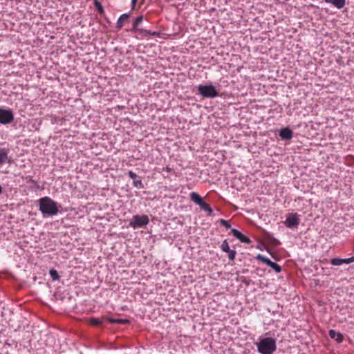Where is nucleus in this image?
I'll return each mask as SVG.
<instances>
[{
  "label": "nucleus",
  "mask_w": 354,
  "mask_h": 354,
  "mask_svg": "<svg viewBox=\"0 0 354 354\" xmlns=\"http://www.w3.org/2000/svg\"><path fill=\"white\" fill-rule=\"evenodd\" d=\"M38 204L39 211H41L44 216H52L56 215L59 212L57 203L48 196L39 199Z\"/></svg>",
  "instance_id": "f257e3e1"
},
{
  "label": "nucleus",
  "mask_w": 354,
  "mask_h": 354,
  "mask_svg": "<svg viewBox=\"0 0 354 354\" xmlns=\"http://www.w3.org/2000/svg\"><path fill=\"white\" fill-rule=\"evenodd\" d=\"M261 354H272L277 349L276 340L272 337H263L256 343Z\"/></svg>",
  "instance_id": "f03ea898"
},
{
  "label": "nucleus",
  "mask_w": 354,
  "mask_h": 354,
  "mask_svg": "<svg viewBox=\"0 0 354 354\" xmlns=\"http://www.w3.org/2000/svg\"><path fill=\"white\" fill-rule=\"evenodd\" d=\"M143 20H144V17L142 15H140L139 17H138L133 24V26H132V28H131V31L133 32H135L138 35H140L142 36H149V35H157V32H151L150 30H146V29H144V28H140L139 26H140V24L143 22Z\"/></svg>",
  "instance_id": "7ed1b4c3"
},
{
  "label": "nucleus",
  "mask_w": 354,
  "mask_h": 354,
  "mask_svg": "<svg viewBox=\"0 0 354 354\" xmlns=\"http://www.w3.org/2000/svg\"><path fill=\"white\" fill-rule=\"evenodd\" d=\"M198 93L204 97L214 98L218 95V91L212 85H203L198 86Z\"/></svg>",
  "instance_id": "20e7f679"
},
{
  "label": "nucleus",
  "mask_w": 354,
  "mask_h": 354,
  "mask_svg": "<svg viewBox=\"0 0 354 354\" xmlns=\"http://www.w3.org/2000/svg\"><path fill=\"white\" fill-rule=\"evenodd\" d=\"M149 222V219L147 215H134L133 216L130 225L134 229L142 227L147 225Z\"/></svg>",
  "instance_id": "39448f33"
},
{
  "label": "nucleus",
  "mask_w": 354,
  "mask_h": 354,
  "mask_svg": "<svg viewBox=\"0 0 354 354\" xmlns=\"http://www.w3.org/2000/svg\"><path fill=\"white\" fill-rule=\"evenodd\" d=\"M299 218L297 213H288L284 221L285 225L290 229L297 228L299 224Z\"/></svg>",
  "instance_id": "423d86ee"
},
{
  "label": "nucleus",
  "mask_w": 354,
  "mask_h": 354,
  "mask_svg": "<svg viewBox=\"0 0 354 354\" xmlns=\"http://www.w3.org/2000/svg\"><path fill=\"white\" fill-rule=\"evenodd\" d=\"M14 120V114L10 109L0 108V123L2 124H8Z\"/></svg>",
  "instance_id": "0eeeda50"
},
{
  "label": "nucleus",
  "mask_w": 354,
  "mask_h": 354,
  "mask_svg": "<svg viewBox=\"0 0 354 354\" xmlns=\"http://www.w3.org/2000/svg\"><path fill=\"white\" fill-rule=\"evenodd\" d=\"M257 260L262 261L263 263L266 264L268 266L274 270L277 273H279L281 272V267L277 263L271 261L268 257H264L262 254H257L256 257Z\"/></svg>",
  "instance_id": "6e6552de"
},
{
  "label": "nucleus",
  "mask_w": 354,
  "mask_h": 354,
  "mask_svg": "<svg viewBox=\"0 0 354 354\" xmlns=\"http://www.w3.org/2000/svg\"><path fill=\"white\" fill-rule=\"evenodd\" d=\"M109 317L102 316L101 317H91L88 319V324L93 326L98 327V328H104L106 327V324L109 322L106 319Z\"/></svg>",
  "instance_id": "1a4fd4ad"
},
{
  "label": "nucleus",
  "mask_w": 354,
  "mask_h": 354,
  "mask_svg": "<svg viewBox=\"0 0 354 354\" xmlns=\"http://www.w3.org/2000/svg\"><path fill=\"white\" fill-rule=\"evenodd\" d=\"M231 232L234 237L239 239L241 242L244 243H250L251 240L250 238L245 234H242L240 231L235 228L231 229Z\"/></svg>",
  "instance_id": "9d476101"
},
{
  "label": "nucleus",
  "mask_w": 354,
  "mask_h": 354,
  "mask_svg": "<svg viewBox=\"0 0 354 354\" xmlns=\"http://www.w3.org/2000/svg\"><path fill=\"white\" fill-rule=\"evenodd\" d=\"M279 135L282 140H289L292 139V136H293V132L290 128L285 127V128H282L279 130Z\"/></svg>",
  "instance_id": "9b49d317"
},
{
  "label": "nucleus",
  "mask_w": 354,
  "mask_h": 354,
  "mask_svg": "<svg viewBox=\"0 0 354 354\" xmlns=\"http://www.w3.org/2000/svg\"><path fill=\"white\" fill-rule=\"evenodd\" d=\"M9 148L0 147V166L4 165L6 162H9Z\"/></svg>",
  "instance_id": "f8f14e48"
},
{
  "label": "nucleus",
  "mask_w": 354,
  "mask_h": 354,
  "mask_svg": "<svg viewBox=\"0 0 354 354\" xmlns=\"http://www.w3.org/2000/svg\"><path fill=\"white\" fill-rule=\"evenodd\" d=\"M329 337L331 339H334L337 341L338 343L342 342L344 339V335L339 332H337L336 330L333 329H330L328 332Z\"/></svg>",
  "instance_id": "ddd939ff"
},
{
  "label": "nucleus",
  "mask_w": 354,
  "mask_h": 354,
  "mask_svg": "<svg viewBox=\"0 0 354 354\" xmlns=\"http://www.w3.org/2000/svg\"><path fill=\"white\" fill-rule=\"evenodd\" d=\"M190 200L193 201L194 203L200 206L204 200L203 198L196 192H192L189 195Z\"/></svg>",
  "instance_id": "4468645a"
},
{
  "label": "nucleus",
  "mask_w": 354,
  "mask_h": 354,
  "mask_svg": "<svg viewBox=\"0 0 354 354\" xmlns=\"http://www.w3.org/2000/svg\"><path fill=\"white\" fill-rule=\"evenodd\" d=\"M326 3H331L337 9H342L344 7L346 0H324Z\"/></svg>",
  "instance_id": "2eb2a0df"
},
{
  "label": "nucleus",
  "mask_w": 354,
  "mask_h": 354,
  "mask_svg": "<svg viewBox=\"0 0 354 354\" xmlns=\"http://www.w3.org/2000/svg\"><path fill=\"white\" fill-rule=\"evenodd\" d=\"M129 17V13H124L120 15L116 24V28L121 29L124 25V20H127Z\"/></svg>",
  "instance_id": "dca6fc26"
},
{
  "label": "nucleus",
  "mask_w": 354,
  "mask_h": 354,
  "mask_svg": "<svg viewBox=\"0 0 354 354\" xmlns=\"http://www.w3.org/2000/svg\"><path fill=\"white\" fill-rule=\"evenodd\" d=\"M111 324H127L130 322L129 319H114L112 317H109L106 319Z\"/></svg>",
  "instance_id": "f3484780"
},
{
  "label": "nucleus",
  "mask_w": 354,
  "mask_h": 354,
  "mask_svg": "<svg viewBox=\"0 0 354 354\" xmlns=\"http://www.w3.org/2000/svg\"><path fill=\"white\" fill-rule=\"evenodd\" d=\"M203 210L207 212L209 216H214V212L210 205L207 203L205 201H203V203L199 206Z\"/></svg>",
  "instance_id": "a211bd4d"
},
{
  "label": "nucleus",
  "mask_w": 354,
  "mask_h": 354,
  "mask_svg": "<svg viewBox=\"0 0 354 354\" xmlns=\"http://www.w3.org/2000/svg\"><path fill=\"white\" fill-rule=\"evenodd\" d=\"M49 274L52 279L53 281H58L60 278L59 275V273L57 272V271L54 269V268H51L49 271Z\"/></svg>",
  "instance_id": "6ab92c4d"
},
{
  "label": "nucleus",
  "mask_w": 354,
  "mask_h": 354,
  "mask_svg": "<svg viewBox=\"0 0 354 354\" xmlns=\"http://www.w3.org/2000/svg\"><path fill=\"white\" fill-rule=\"evenodd\" d=\"M133 185L138 188V189H141V188H144V185H143V183H142L141 180L140 179H138V178H133Z\"/></svg>",
  "instance_id": "aec40b11"
},
{
  "label": "nucleus",
  "mask_w": 354,
  "mask_h": 354,
  "mask_svg": "<svg viewBox=\"0 0 354 354\" xmlns=\"http://www.w3.org/2000/svg\"><path fill=\"white\" fill-rule=\"evenodd\" d=\"M221 249L223 252H229V250H230V246L228 245V243L227 241V240H224L221 245Z\"/></svg>",
  "instance_id": "412c9836"
},
{
  "label": "nucleus",
  "mask_w": 354,
  "mask_h": 354,
  "mask_svg": "<svg viewBox=\"0 0 354 354\" xmlns=\"http://www.w3.org/2000/svg\"><path fill=\"white\" fill-rule=\"evenodd\" d=\"M333 266H341L343 264V259L340 258H333L330 260Z\"/></svg>",
  "instance_id": "4be33fe9"
},
{
  "label": "nucleus",
  "mask_w": 354,
  "mask_h": 354,
  "mask_svg": "<svg viewBox=\"0 0 354 354\" xmlns=\"http://www.w3.org/2000/svg\"><path fill=\"white\" fill-rule=\"evenodd\" d=\"M226 253H228V258L230 261H234L235 259V257L236 254V252L234 250H230L229 252H227Z\"/></svg>",
  "instance_id": "5701e85b"
},
{
  "label": "nucleus",
  "mask_w": 354,
  "mask_h": 354,
  "mask_svg": "<svg viewBox=\"0 0 354 354\" xmlns=\"http://www.w3.org/2000/svg\"><path fill=\"white\" fill-rule=\"evenodd\" d=\"M218 223L221 225L225 227L227 229L231 228V225H230V222L228 221H226L225 219L221 218V219L218 220Z\"/></svg>",
  "instance_id": "b1692460"
},
{
  "label": "nucleus",
  "mask_w": 354,
  "mask_h": 354,
  "mask_svg": "<svg viewBox=\"0 0 354 354\" xmlns=\"http://www.w3.org/2000/svg\"><path fill=\"white\" fill-rule=\"evenodd\" d=\"M268 239L270 243L274 246H277L278 245L280 244L279 241L273 236H270Z\"/></svg>",
  "instance_id": "393cba45"
},
{
  "label": "nucleus",
  "mask_w": 354,
  "mask_h": 354,
  "mask_svg": "<svg viewBox=\"0 0 354 354\" xmlns=\"http://www.w3.org/2000/svg\"><path fill=\"white\" fill-rule=\"evenodd\" d=\"M95 6L96 8L97 9V10H98V12L100 13H103L104 12V8H103L102 4L99 1H95Z\"/></svg>",
  "instance_id": "a878e982"
},
{
  "label": "nucleus",
  "mask_w": 354,
  "mask_h": 354,
  "mask_svg": "<svg viewBox=\"0 0 354 354\" xmlns=\"http://www.w3.org/2000/svg\"><path fill=\"white\" fill-rule=\"evenodd\" d=\"M342 259H343V263H351L352 262H354V257H352L350 258Z\"/></svg>",
  "instance_id": "bb28decb"
},
{
  "label": "nucleus",
  "mask_w": 354,
  "mask_h": 354,
  "mask_svg": "<svg viewBox=\"0 0 354 354\" xmlns=\"http://www.w3.org/2000/svg\"><path fill=\"white\" fill-rule=\"evenodd\" d=\"M240 280L243 283L245 284L246 286L250 285V281L248 280L245 277H241Z\"/></svg>",
  "instance_id": "cd10ccee"
},
{
  "label": "nucleus",
  "mask_w": 354,
  "mask_h": 354,
  "mask_svg": "<svg viewBox=\"0 0 354 354\" xmlns=\"http://www.w3.org/2000/svg\"><path fill=\"white\" fill-rule=\"evenodd\" d=\"M138 0H131V9H133Z\"/></svg>",
  "instance_id": "c85d7f7f"
},
{
  "label": "nucleus",
  "mask_w": 354,
  "mask_h": 354,
  "mask_svg": "<svg viewBox=\"0 0 354 354\" xmlns=\"http://www.w3.org/2000/svg\"><path fill=\"white\" fill-rule=\"evenodd\" d=\"M129 176L130 177H137V176L132 171H129Z\"/></svg>",
  "instance_id": "c756f323"
},
{
  "label": "nucleus",
  "mask_w": 354,
  "mask_h": 354,
  "mask_svg": "<svg viewBox=\"0 0 354 354\" xmlns=\"http://www.w3.org/2000/svg\"><path fill=\"white\" fill-rule=\"evenodd\" d=\"M248 271V269H245V270L244 269V270H243L241 271V272H242V273H243V274H245V273H246Z\"/></svg>",
  "instance_id": "7c9ffc66"
},
{
  "label": "nucleus",
  "mask_w": 354,
  "mask_h": 354,
  "mask_svg": "<svg viewBox=\"0 0 354 354\" xmlns=\"http://www.w3.org/2000/svg\"><path fill=\"white\" fill-rule=\"evenodd\" d=\"M2 193V187L0 185V194Z\"/></svg>",
  "instance_id": "2f4dec72"
}]
</instances>
